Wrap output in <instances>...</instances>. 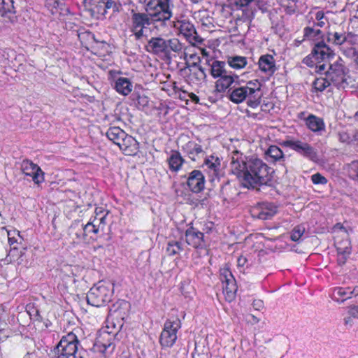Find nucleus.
Segmentation results:
<instances>
[{"label":"nucleus","mask_w":358,"mask_h":358,"mask_svg":"<svg viewBox=\"0 0 358 358\" xmlns=\"http://www.w3.org/2000/svg\"><path fill=\"white\" fill-rule=\"evenodd\" d=\"M227 62L231 69L241 70L248 64V59L243 56L232 55L227 57Z\"/></svg>","instance_id":"72a5a7b5"},{"label":"nucleus","mask_w":358,"mask_h":358,"mask_svg":"<svg viewBox=\"0 0 358 358\" xmlns=\"http://www.w3.org/2000/svg\"><path fill=\"white\" fill-rule=\"evenodd\" d=\"M93 6H95L96 8V13L99 14H101V10L102 9V3H96Z\"/></svg>","instance_id":"052dcab7"},{"label":"nucleus","mask_w":358,"mask_h":358,"mask_svg":"<svg viewBox=\"0 0 358 358\" xmlns=\"http://www.w3.org/2000/svg\"><path fill=\"white\" fill-rule=\"evenodd\" d=\"M247 262H248V260L245 257H244L243 255L240 256L237 259L238 266L243 267L246 264Z\"/></svg>","instance_id":"864d4df0"},{"label":"nucleus","mask_w":358,"mask_h":358,"mask_svg":"<svg viewBox=\"0 0 358 358\" xmlns=\"http://www.w3.org/2000/svg\"><path fill=\"white\" fill-rule=\"evenodd\" d=\"M258 65L259 70L268 76L273 74L276 70L275 59L268 54L260 57Z\"/></svg>","instance_id":"aec40b11"},{"label":"nucleus","mask_w":358,"mask_h":358,"mask_svg":"<svg viewBox=\"0 0 358 358\" xmlns=\"http://www.w3.org/2000/svg\"><path fill=\"white\" fill-rule=\"evenodd\" d=\"M106 136L109 140L118 146V143H120L123 138L126 137V133L120 127H113L108 130Z\"/></svg>","instance_id":"4c0bfd02"},{"label":"nucleus","mask_w":358,"mask_h":358,"mask_svg":"<svg viewBox=\"0 0 358 358\" xmlns=\"http://www.w3.org/2000/svg\"><path fill=\"white\" fill-rule=\"evenodd\" d=\"M311 180L314 184H326L327 182V180L318 173L311 176Z\"/></svg>","instance_id":"8fccbe9b"},{"label":"nucleus","mask_w":358,"mask_h":358,"mask_svg":"<svg viewBox=\"0 0 358 358\" xmlns=\"http://www.w3.org/2000/svg\"><path fill=\"white\" fill-rule=\"evenodd\" d=\"M319 68H320V70H321V69H324V65H323V64H322V65H320V66H319Z\"/></svg>","instance_id":"0e129e2a"},{"label":"nucleus","mask_w":358,"mask_h":358,"mask_svg":"<svg viewBox=\"0 0 358 358\" xmlns=\"http://www.w3.org/2000/svg\"><path fill=\"white\" fill-rule=\"evenodd\" d=\"M253 306L256 309H260L263 306L262 301H255L253 302Z\"/></svg>","instance_id":"13d9d810"},{"label":"nucleus","mask_w":358,"mask_h":358,"mask_svg":"<svg viewBox=\"0 0 358 358\" xmlns=\"http://www.w3.org/2000/svg\"><path fill=\"white\" fill-rule=\"evenodd\" d=\"M152 21V20L147 12L146 13H136L132 10L129 30L136 40L141 41L148 37Z\"/></svg>","instance_id":"423d86ee"},{"label":"nucleus","mask_w":358,"mask_h":358,"mask_svg":"<svg viewBox=\"0 0 358 358\" xmlns=\"http://www.w3.org/2000/svg\"><path fill=\"white\" fill-rule=\"evenodd\" d=\"M266 155L273 161L283 158L282 151L276 145H271L265 152Z\"/></svg>","instance_id":"a19ab883"},{"label":"nucleus","mask_w":358,"mask_h":358,"mask_svg":"<svg viewBox=\"0 0 358 358\" xmlns=\"http://www.w3.org/2000/svg\"><path fill=\"white\" fill-rule=\"evenodd\" d=\"M327 42L331 45L341 47L343 51L353 46L357 41V37L351 33L345 31H329L327 34Z\"/></svg>","instance_id":"9d476101"},{"label":"nucleus","mask_w":358,"mask_h":358,"mask_svg":"<svg viewBox=\"0 0 358 358\" xmlns=\"http://www.w3.org/2000/svg\"><path fill=\"white\" fill-rule=\"evenodd\" d=\"M1 232L3 234V235L7 236L8 241L10 248L15 246L18 247V245L22 244L23 238L20 236L19 231L15 229L8 230L5 228H3Z\"/></svg>","instance_id":"7c9ffc66"},{"label":"nucleus","mask_w":358,"mask_h":358,"mask_svg":"<svg viewBox=\"0 0 358 358\" xmlns=\"http://www.w3.org/2000/svg\"><path fill=\"white\" fill-rule=\"evenodd\" d=\"M115 89L119 94L127 96L132 91L133 85L129 78L119 77L115 80Z\"/></svg>","instance_id":"cd10ccee"},{"label":"nucleus","mask_w":358,"mask_h":358,"mask_svg":"<svg viewBox=\"0 0 358 358\" xmlns=\"http://www.w3.org/2000/svg\"><path fill=\"white\" fill-rule=\"evenodd\" d=\"M210 73L215 78L226 74L227 71L225 70V63L220 61H214L211 65Z\"/></svg>","instance_id":"58836bf2"},{"label":"nucleus","mask_w":358,"mask_h":358,"mask_svg":"<svg viewBox=\"0 0 358 358\" xmlns=\"http://www.w3.org/2000/svg\"><path fill=\"white\" fill-rule=\"evenodd\" d=\"M205 177L199 170L192 171L187 178V185L189 189L194 193L201 192L205 187Z\"/></svg>","instance_id":"dca6fc26"},{"label":"nucleus","mask_w":358,"mask_h":358,"mask_svg":"<svg viewBox=\"0 0 358 358\" xmlns=\"http://www.w3.org/2000/svg\"><path fill=\"white\" fill-rule=\"evenodd\" d=\"M251 318L252 320H250V322H252V323H257L259 322V319L257 317H256L254 315H250Z\"/></svg>","instance_id":"680f3d73"},{"label":"nucleus","mask_w":358,"mask_h":358,"mask_svg":"<svg viewBox=\"0 0 358 358\" xmlns=\"http://www.w3.org/2000/svg\"><path fill=\"white\" fill-rule=\"evenodd\" d=\"M326 76L331 84L338 89H345L353 85V80L347 74L343 61L339 59L329 65Z\"/></svg>","instance_id":"20e7f679"},{"label":"nucleus","mask_w":358,"mask_h":358,"mask_svg":"<svg viewBox=\"0 0 358 358\" xmlns=\"http://www.w3.org/2000/svg\"><path fill=\"white\" fill-rule=\"evenodd\" d=\"M315 22L313 25L315 27H323L328 22L324 13L322 10H318L315 13Z\"/></svg>","instance_id":"37998d69"},{"label":"nucleus","mask_w":358,"mask_h":358,"mask_svg":"<svg viewBox=\"0 0 358 358\" xmlns=\"http://www.w3.org/2000/svg\"><path fill=\"white\" fill-rule=\"evenodd\" d=\"M118 147L127 155H132L136 153L138 148L137 141L127 134H126V137L123 138L120 143H118Z\"/></svg>","instance_id":"4be33fe9"},{"label":"nucleus","mask_w":358,"mask_h":358,"mask_svg":"<svg viewBox=\"0 0 358 358\" xmlns=\"http://www.w3.org/2000/svg\"><path fill=\"white\" fill-rule=\"evenodd\" d=\"M344 54L352 58L356 64L358 66V43L357 41L355 43V45L350 48H347L344 50Z\"/></svg>","instance_id":"c03bdc74"},{"label":"nucleus","mask_w":358,"mask_h":358,"mask_svg":"<svg viewBox=\"0 0 358 358\" xmlns=\"http://www.w3.org/2000/svg\"><path fill=\"white\" fill-rule=\"evenodd\" d=\"M283 145L310 160L315 161L317 159L315 149L305 141L289 139L285 141Z\"/></svg>","instance_id":"ddd939ff"},{"label":"nucleus","mask_w":358,"mask_h":358,"mask_svg":"<svg viewBox=\"0 0 358 358\" xmlns=\"http://www.w3.org/2000/svg\"><path fill=\"white\" fill-rule=\"evenodd\" d=\"M296 43H297V45H299L301 42L296 41Z\"/></svg>","instance_id":"69168bd1"},{"label":"nucleus","mask_w":358,"mask_h":358,"mask_svg":"<svg viewBox=\"0 0 358 358\" xmlns=\"http://www.w3.org/2000/svg\"><path fill=\"white\" fill-rule=\"evenodd\" d=\"M173 7L171 0H145V10L154 22L169 20Z\"/></svg>","instance_id":"7ed1b4c3"},{"label":"nucleus","mask_w":358,"mask_h":358,"mask_svg":"<svg viewBox=\"0 0 358 358\" xmlns=\"http://www.w3.org/2000/svg\"><path fill=\"white\" fill-rule=\"evenodd\" d=\"M102 9L101 15H105L108 10L113 13H119L122 9V3L120 0H102Z\"/></svg>","instance_id":"473e14b6"},{"label":"nucleus","mask_w":358,"mask_h":358,"mask_svg":"<svg viewBox=\"0 0 358 358\" xmlns=\"http://www.w3.org/2000/svg\"><path fill=\"white\" fill-rule=\"evenodd\" d=\"M174 27L189 42L197 43L199 44L203 43V38L197 34L194 25L189 21H177L174 23Z\"/></svg>","instance_id":"4468645a"},{"label":"nucleus","mask_w":358,"mask_h":358,"mask_svg":"<svg viewBox=\"0 0 358 358\" xmlns=\"http://www.w3.org/2000/svg\"><path fill=\"white\" fill-rule=\"evenodd\" d=\"M166 54H169L171 51L179 52L182 50V44L178 38H173L166 40Z\"/></svg>","instance_id":"ea45409f"},{"label":"nucleus","mask_w":358,"mask_h":358,"mask_svg":"<svg viewBox=\"0 0 358 358\" xmlns=\"http://www.w3.org/2000/svg\"><path fill=\"white\" fill-rule=\"evenodd\" d=\"M306 124L313 132H318L324 129V123L322 119L314 115H308L306 119Z\"/></svg>","instance_id":"2f4dec72"},{"label":"nucleus","mask_w":358,"mask_h":358,"mask_svg":"<svg viewBox=\"0 0 358 358\" xmlns=\"http://www.w3.org/2000/svg\"><path fill=\"white\" fill-rule=\"evenodd\" d=\"M25 248L24 247L15 246L11 248L6 257V261L8 263H16L18 265L23 264L24 262Z\"/></svg>","instance_id":"5701e85b"},{"label":"nucleus","mask_w":358,"mask_h":358,"mask_svg":"<svg viewBox=\"0 0 358 358\" xmlns=\"http://www.w3.org/2000/svg\"><path fill=\"white\" fill-rule=\"evenodd\" d=\"M303 41L311 42L314 43V45H316L317 43H324L323 41L324 34L322 31L313 25H308L306 27L303 29Z\"/></svg>","instance_id":"6ab92c4d"},{"label":"nucleus","mask_w":358,"mask_h":358,"mask_svg":"<svg viewBox=\"0 0 358 358\" xmlns=\"http://www.w3.org/2000/svg\"><path fill=\"white\" fill-rule=\"evenodd\" d=\"M350 313L353 317L358 318V306L352 307L350 310Z\"/></svg>","instance_id":"6e6d98bb"},{"label":"nucleus","mask_w":358,"mask_h":358,"mask_svg":"<svg viewBox=\"0 0 358 358\" xmlns=\"http://www.w3.org/2000/svg\"><path fill=\"white\" fill-rule=\"evenodd\" d=\"M220 280L223 284V293L228 301H232L236 296L237 286L236 280L229 267L225 266L220 268Z\"/></svg>","instance_id":"9b49d317"},{"label":"nucleus","mask_w":358,"mask_h":358,"mask_svg":"<svg viewBox=\"0 0 358 358\" xmlns=\"http://www.w3.org/2000/svg\"><path fill=\"white\" fill-rule=\"evenodd\" d=\"M20 168L22 173L25 176L31 177L35 184L39 185L44 181L43 171L36 164H34L31 160H23Z\"/></svg>","instance_id":"2eb2a0df"},{"label":"nucleus","mask_w":358,"mask_h":358,"mask_svg":"<svg viewBox=\"0 0 358 358\" xmlns=\"http://www.w3.org/2000/svg\"><path fill=\"white\" fill-rule=\"evenodd\" d=\"M350 298L358 296V286L350 287Z\"/></svg>","instance_id":"5fc2aeb1"},{"label":"nucleus","mask_w":358,"mask_h":358,"mask_svg":"<svg viewBox=\"0 0 358 358\" xmlns=\"http://www.w3.org/2000/svg\"><path fill=\"white\" fill-rule=\"evenodd\" d=\"M183 150L187 152L189 157L193 160H196V157L203 152L201 145L194 141H189L184 146Z\"/></svg>","instance_id":"c9c22d12"},{"label":"nucleus","mask_w":358,"mask_h":358,"mask_svg":"<svg viewBox=\"0 0 358 358\" xmlns=\"http://www.w3.org/2000/svg\"><path fill=\"white\" fill-rule=\"evenodd\" d=\"M108 211L102 207H96L94 210V215L90 218L91 222L95 226H99V231H103L106 225V217Z\"/></svg>","instance_id":"a878e982"},{"label":"nucleus","mask_w":358,"mask_h":358,"mask_svg":"<svg viewBox=\"0 0 358 358\" xmlns=\"http://www.w3.org/2000/svg\"><path fill=\"white\" fill-rule=\"evenodd\" d=\"M250 96V95H249L247 89L243 86L232 90L229 99L235 103H242L243 101L246 100L247 104L249 106Z\"/></svg>","instance_id":"c85d7f7f"},{"label":"nucleus","mask_w":358,"mask_h":358,"mask_svg":"<svg viewBox=\"0 0 358 358\" xmlns=\"http://www.w3.org/2000/svg\"><path fill=\"white\" fill-rule=\"evenodd\" d=\"M192 69H191L192 73L190 76H194L197 80H203L206 75L202 67L197 66L195 63L192 66Z\"/></svg>","instance_id":"de8ad7c7"},{"label":"nucleus","mask_w":358,"mask_h":358,"mask_svg":"<svg viewBox=\"0 0 358 358\" xmlns=\"http://www.w3.org/2000/svg\"><path fill=\"white\" fill-rule=\"evenodd\" d=\"M350 287H338L334 288L331 294L333 300L337 302H343L345 300L350 299Z\"/></svg>","instance_id":"e433bc0d"},{"label":"nucleus","mask_w":358,"mask_h":358,"mask_svg":"<svg viewBox=\"0 0 358 358\" xmlns=\"http://www.w3.org/2000/svg\"><path fill=\"white\" fill-rule=\"evenodd\" d=\"M101 45H106V43H101Z\"/></svg>","instance_id":"338daca9"},{"label":"nucleus","mask_w":358,"mask_h":358,"mask_svg":"<svg viewBox=\"0 0 358 358\" xmlns=\"http://www.w3.org/2000/svg\"><path fill=\"white\" fill-rule=\"evenodd\" d=\"M337 226H339V231L334 230L336 234L334 237L335 246L337 250L338 264L342 266L345 264L351 252V247L347 231L340 224Z\"/></svg>","instance_id":"0eeeda50"},{"label":"nucleus","mask_w":358,"mask_h":358,"mask_svg":"<svg viewBox=\"0 0 358 358\" xmlns=\"http://www.w3.org/2000/svg\"><path fill=\"white\" fill-rule=\"evenodd\" d=\"M180 327V321L178 319L165 322L159 338L162 347L170 348L173 345L177 340V332Z\"/></svg>","instance_id":"6e6552de"},{"label":"nucleus","mask_w":358,"mask_h":358,"mask_svg":"<svg viewBox=\"0 0 358 358\" xmlns=\"http://www.w3.org/2000/svg\"><path fill=\"white\" fill-rule=\"evenodd\" d=\"M204 165L213 175L217 176L220 169L221 161L218 157L210 155L205 159Z\"/></svg>","instance_id":"f704fd0d"},{"label":"nucleus","mask_w":358,"mask_h":358,"mask_svg":"<svg viewBox=\"0 0 358 358\" xmlns=\"http://www.w3.org/2000/svg\"><path fill=\"white\" fill-rule=\"evenodd\" d=\"M83 229L87 234L93 233L97 234L99 232V226H95L90 220L85 225Z\"/></svg>","instance_id":"09e8293b"},{"label":"nucleus","mask_w":358,"mask_h":358,"mask_svg":"<svg viewBox=\"0 0 358 358\" xmlns=\"http://www.w3.org/2000/svg\"><path fill=\"white\" fill-rule=\"evenodd\" d=\"M114 331L110 330L108 325L103 329L101 330L97 338L96 343L101 348V350L105 354H111L115 348L113 341L115 335L119 331L120 327H116L113 325Z\"/></svg>","instance_id":"f8f14e48"},{"label":"nucleus","mask_w":358,"mask_h":358,"mask_svg":"<svg viewBox=\"0 0 358 358\" xmlns=\"http://www.w3.org/2000/svg\"><path fill=\"white\" fill-rule=\"evenodd\" d=\"M113 293V285L111 282L100 281L87 293V303L96 307L103 306L110 301Z\"/></svg>","instance_id":"f03ea898"},{"label":"nucleus","mask_w":358,"mask_h":358,"mask_svg":"<svg viewBox=\"0 0 358 358\" xmlns=\"http://www.w3.org/2000/svg\"><path fill=\"white\" fill-rule=\"evenodd\" d=\"M250 18H251L250 15H247L245 17V20H250Z\"/></svg>","instance_id":"e2e57ef3"},{"label":"nucleus","mask_w":358,"mask_h":358,"mask_svg":"<svg viewBox=\"0 0 358 358\" xmlns=\"http://www.w3.org/2000/svg\"><path fill=\"white\" fill-rule=\"evenodd\" d=\"M101 1L102 0H85V2L86 3H88L89 6H93L94 5H95L96 3H101Z\"/></svg>","instance_id":"4d7b16f0"},{"label":"nucleus","mask_w":358,"mask_h":358,"mask_svg":"<svg viewBox=\"0 0 358 358\" xmlns=\"http://www.w3.org/2000/svg\"><path fill=\"white\" fill-rule=\"evenodd\" d=\"M331 84L327 77L325 78H318L315 80L313 82V87L316 91L322 92L327 87L330 86Z\"/></svg>","instance_id":"79ce46f5"},{"label":"nucleus","mask_w":358,"mask_h":358,"mask_svg":"<svg viewBox=\"0 0 358 358\" xmlns=\"http://www.w3.org/2000/svg\"><path fill=\"white\" fill-rule=\"evenodd\" d=\"M189 98L191 99V100H192V101H194V103H199V97H198L196 94H193V93H191V94L189 95Z\"/></svg>","instance_id":"bf43d9fd"},{"label":"nucleus","mask_w":358,"mask_h":358,"mask_svg":"<svg viewBox=\"0 0 358 358\" xmlns=\"http://www.w3.org/2000/svg\"><path fill=\"white\" fill-rule=\"evenodd\" d=\"M238 76L232 73L227 72L226 74L220 77L215 83L216 90L218 92H224L235 82Z\"/></svg>","instance_id":"393cba45"},{"label":"nucleus","mask_w":358,"mask_h":358,"mask_svg":"<svg viewBox=\"0 0 358 358\" xmlns=\"http://www.w3.org/2000/svg\"><path fill=\"white\" fill-rule=\"evenodd\" d=\"M244 87L247 89L249 95H250L249 106L256 108L261 102V83L257 80H254L249 81Z\"/></svg>","instance_id":"a211bd4d"},{"label":"nucleus","mask_w":358,"mask_h":358,"mask_svg":"<svg viewBox=\"0 0 358 358\" xmlns=\"http://www.w3.org/2000/svg\"><path fill=\"white\" fill-rule=\"evenodd\" d=\"M185 241L188 245L194 248H203L206 245L203 234L193 227L186 230Z\"/></svg>","instance_id":"f3484780"},{"label":"nucleus","mask_w":358,"mask_h":358,"mask_svg":"<svg viewBox=\"0 0 358 358\" xmlns=\"http://www.w3.org/2000/svg\"><path fill=\"white\" fill-rule=\"evenodd\" d=\"M0 13L13 22L16 19L13 0H0Z\"/></svg>","instance_id":"bb28decb"},{"label":"nucleus","mask_w":358,"mask_h":358,"mask_svg":"<svg viewBox=\"0 0 358 358\" xmlns=\"http://www.w3.org/2000/svg\"><path fill=\"white\" fill-rule=\"evenodd\" d=\"M305 232V227L302 225L295 227L291 234V239L293 241H298Z\"/></svg>","instance_id":"49530a36"},{"label":"nucleus","mask_w":358,"mask_h":358,"mask_svg":"<svg viewBox=\"0 0 358 358\" xmlns=\"http://www.w3.org/2000/svg\"><path fill=\"white\" fill-rule=\"evenodd\" d=\"M269 170L268 165L256 157H247L237 150L231 152L230 171L244 187L256 189L266 184L270 180Z\"/></svg>","instance_id":"f257e3e1"},{"label":"nucleus","mask_w":358,"mask_h":358,"mask_svg":"<svg viewBox=\"0 0 358 358\" xmlns=\"http://www.w3.org/2000/svg\"><path fill=\"white\" fill-rule=\"evenodd\" d=\"M184 161L180 152L172 151L170 157L167 159L169 169L174 172L178 171L181 169Z\"/></svg>","instance_id":"c756f323"},{"label":"nucleus","mask_w":358,"mask_h":358,"mask_svg":"<svg viewBox=\"0 0 358 358\" xmlns=\"http://www.w3.org/2000/svg\"><path fill=\"white\" fill-rule=\"evenodd\" d=\"M166 39L161 37L152 38L146 45L147 50L155 54H166Z\"/></svg>","instance_id":"b1692460"},{"label":"nucleus","mask_w":358,"mask_h":358,"mask_svg":"<svg viewBox=\"0 0 358 358\" xmlns=\"http://www.w3.org/2000/svg\"><path fill=\"white\" fill-rule=\"evenodd\" d=\"M79 341L73 333L64 336L54 349L55 358H81L78 351Z\"/></svg>","instance_id":"39448f33"},{"label":"nucleus","mask_w":358,"mask_h":358,"mask_svg":"<svg viewBox=\"0 0 358 358\" xmlns=\"http://www.w3.org/2000/svg\"><path fill=\"white\" fill-rule=\"evenodd\" d=\"M261 0H235V4L241 8L250 6L252 3H258Z\"/></svg>","instance_id":"3c124183"},{"label":"nucleus","mask_w":358,"mask_h":358,"mask_svg":"<svg viewBox=\"0 0 358 358\" xmlns=\"http://www.w3.org/2000/svg\"><path fill=\"white\" fill-rule=\"evenodd\" d=\"M183 58L187 62H189L190 60H193V65L194 63L196 64V62L199 59V57L197 56V55L189 53L187 52H184Z\"/></svg>","instance_id":"603ef678"},{"label":"nucleus","mask_w":358,"mask_h":358,"mask_svg":"<svg viewBox=\"0 0 358 358\" xmlns=\"http://www.w3.org/2000/svg\"><path fill=\"white\" fill-rule=\"evenodd\" d=\"M332 54L331 49L325 43H317L314 45L311 53L303 59V62L310 67H317V64L329 58Z\"/></svg>","instance_id":"1a4fd4ad"},{"label":"nucleus","mask_w":358,"mask_h":358,"mask_svg":"<svg viewBox=\"0 0 358 358\" xmlns=\"http://www.w3.org/2000/svg\"><path fill=\"white\" fill-rule=\"evenodd\" d=\"M277 213V207L268 203H264L255 210L253 215L256 216L260 220H268L271 219Z\"/></svg>","instance_id":"412c9836"},{"label":"nucleus","mask_w":358,"mask_h":358,"mask_svg":"<svg viewBox=\"0 0 358 358\" xmlns=\"http://www.w3.org/2000/svg\"><path fill=\"white\" fill-rule=\"evenodd\" d=\"M166 250L169 255H175L182 250L181 243L178 241L169 242Z\"/></svg>","instance_id":"a18cd8bd"}]
</instances>
